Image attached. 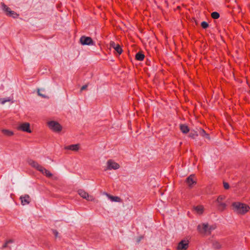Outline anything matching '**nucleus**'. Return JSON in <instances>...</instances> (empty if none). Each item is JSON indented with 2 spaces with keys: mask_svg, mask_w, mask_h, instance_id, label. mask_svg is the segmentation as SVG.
I'll return each instance as SVG.
<instances>
[{
  "mask_svg": "<svg viewBox=\"0 0 250 250\" xmlns=\"http://www.w3.org/2000/svg\"><path fill=\"white\" fill-rule=\"evenodd\" d=\"M232 207L234 212L240 214H245L250 209L249 206L240 202L233 203L232 204Z\"/></svg>",
  "mask_w": 250,
  "mask_h": 250,
  "instance_id": "1",
  "label": "nucleus"
},
{
  "mask_svg": "<svg viewBox=\"0 0 250 250\" xmlns=\"http://www.w3.org/2000/svg\"><path fill=\"white\" fill-rule=\"evenodd\" d=\"M48 125L49 128L53 131L59 132L62 129V126L57 122L52 121L48 122Z\"/></svg>",
  "mask_w": 250,
  "mask_h": 250,
  "instance_id": "2",
  "label": "nucleus"
},
{
  "mask_svg": "<svg viewBox=\"0 0 250 250\" xmlns=\"http://www.w3.org/2000/svg\"><path fill=\"white\" fill-rule=\"evenodd\" d=\"M19 130H21L24 132L31 133V130L30 128V124L28 123H23L20 124L17 127Z\"/></svg>",
  "mask_w": 250,
  "mask_h": 250,
  "instance_id": "3",
  "label": "nucleus"
},
{
  "mask_svg": "<svg viewBox=\"0 0 250 250\" xmlns=\"http://www.w3.org/2000/svg\"><path fill=\"white\" fill-rule=\"evenodd\" d=\"M107 169L111 170V169H117L119 168L120 165L117 163L115 162L112 160H109L107 162Z\"/></svg>",
  "mask_w": 250,
  "mask_h": 250,
  "instance_id": "4",
  "label": "nucleus"
},
{
  "mask_svg": "<svg viewBox=\"0 0 250 250\" xmlns=\"http://www.w3.org/2000/svg\"><path fill=\"white\" fill-rule=\"evenodd\" d=\"M81 43L83 45H93L94 42L90 37L82 36L80 39Z\"/></svg>",
  "mask_w": 250,
  "mask_h": 250,
  "instance_id": "5",
  "label": "nucleus"
},
{
  "mask_svg": "<svg viewBox=\"0 0 250 250\" xmlns=\"http://www.w3.org/2000/svg\"><path fill=\"white\" fill-rule=\"evenodd\" d=\"M198 230L201 233L205 234H208V224L203 223L198 226Z\"/></svg>",
  "mask_w": 250,
  "mask_h": 250,
  "instance_id": "6",
  "label": "nucleus"
},
{
  "mask_svg": "<svg viewBox=\"0 0 250 250\" xmlns=\"http://www.w3.org/2000/svg\"><path fill=\"white\" fill-rule=\"evenodd\" d=\"M78 194L83 198L86 199L89 201H92L93 198L91 196H89L88 194L83 188H80L78 190Z\"/></svg>",
  "mask_w": 250,
  "mask_h": 250,
  "instance_id": "7",
  "label": "nucleus"
},
{
  "mask_svg": "<svg viewBox=\"0 0 250 250\" xmlns=\"http://www.w3.org/2000/svg\"><path fill=\"white\" fill-rule=\"evenodd\" d=\"M188 247V242L187 240H183L179 242L177 246L178 250H187Z\"/></svg>",
  "mask_w": 250,
  "mask_h": 250,
  "instance_id": "8",
  "label": "nucleus"
},
{
  "mask_svg": "<svg viewBox=\"0 0 250 250\" xmlns=\"http://www.w3.org/2000/svg\"><path fill=\"white\" fill-rule=\"evenodd\" d=\"M186 182L189 186H194L196 184V178L193 175H191L188 177L187 178Z\"/></svg>",
  "mask_w": 250,
  "mask_h": 250,
  "instance_id": "9",
  "label": "nucleus"
},
{
  "mask_svg": "<svg viewBox=\"0 0 250 250\" xmlns=\"http://www.w3.org/2000/svg\"><path fill=\"white\" fill-rule=\"evenodd\" d=\"M28 163L32 167L36 168L37 170L39 171V169L42 167V166L39 164L37 162L33 160L30 159L28 161Z\"/></svg>",
  "mask_w": 250,
  "mask_h": 250,
  "instance_id": "10",
  "label": "nucleus"
},
{
  "mask_svg": "<svg viewBox=\"0 0 250 250\" xmlns=\"http://www.w3.org/2000/svg\"><path fill=\"white\" fill-rule=\"evenodd\" d=\"M39 171L48 178H51L52 176V174L42 166L39 169Z\"/></svg>",
  "mask_w": 250,
  "mask_h": 250,
  "instance_id": "11",
  "label": "nucleus"
},
{
  "mask_svg": "<svg viewBox=\"0 0 250 250\" xmlns=\"http://www.w3.org/2000/svg\"><path fill=\"white\" fill-rule=\"evenodd\" d=\"M21 204L23 206L28 205L30 201V197L28 195H25L20 197Z\"/></svg>",
  "mask_w": 250,
  "mask_h": 250,
  "instance_id": "12",
  "label": "nucleus"
},
{
  "mask_svg": "<svg viewBox=\"0 0 250 250\" xmlns=\"http://www.w3.org/2000/svg\"><path fill=\"white\" fill-rule=\"evenodd\" d=\"M104 194H105L111 202H120L121 201L120 198L118 196H111L105 192L104 193Z\"/></svg>",
  "mask_w": 250,
  "mask_h": 250,
  "instance_id": "13",
  "label": "nucleus"
},
{
  "mask_svg": "<svg viewBox=\"0 0 250 250\" xmlns=\"http://www.w3.org/2000/svg\"><path fill=\"white\" fill-rule=\"evenodd\" d=\"M64 149L76 151L79 149V145L78 144H75L67 146L64 147Z\"/></svg>",
  "mask_w": 250,
  "mask_h": 250,
  "instance_id": "14",
  "label": "nucleus"
},
{
  "mask_svg": "<svg viewBox=\"0 0 250 250\" xmlns=\"http://www.w3.org/2000/svg\"><path fill=\"white\" fill-rule=\"evenodd\" d=\"M212 247L214 249H219L222 247V246L223 245V243L218 241L215 240L212 242Z\"/></svg>",
  "mask_w": 250,
  "mask_h": 250,
  "instance_id": "15",
  "label": "nucleus"
},
{
  "mask_svg": "<svg viewBox=\"0 0 250 250\" xmlns=\"http://www.w3.org/2000/svg\"><path fill=\"white\" fill-rule=\"evenodd\" d=\"M180 129L182 132H183L184 134H187L189 131V127L186 125H180Z\"/></svg>",
  "mask_w": 250,
  "mask_h": 250,
  "instance_id": "16",
  "label": "nucleus"
},
{
  "mask_svg": "<svg viewBox=\"0 0 250 250\" xmlns=\"http://www.w3.org/2000/svg\"><path fill=\"white\" fill-rule=\"evenodd\" d=\"M1 7L2 10L5 12V14L7 16L10 14V12L12 10L10 9L9 7H8L7 5H6L4 3H1Z\"/></svg>",
  "mask_w": 250,
  "mask_h": 250,
  "instance_id": "17",
  "label": "nucleus"
},
{
  "mask_svg": "<svg viewBox=\"0 0 250 250\" xmlns=\"http://www.w3.org/2000/svg\"><path fill=\"white\" fill-rule=\"evenodd\" d=\"M196 212L199 214H202L203 212L204 208L202 206H198L194 208Z\"/></svg>",
  "mask_w": 250,
  "mask_h": 250,
  "instance_id": "18",
  "label": "nucleus"
},
{
  "mask_svg": "<svg viewBox=\"0 0 250 250\" xmlns=\"http://www.w3.org/2000/svg\"><path fill=\"white\" fill-rule=\"evenodd\" d=\"M145 55L140 53L138 52L136 54L135 58L137 60L142 61L144 59Z\"/></svg>",
  "mask_w": 250,
  "mask_h": 250,
  "instance_id": "19",
  "label": "nucleus"
},
{
  "mask_svg": "<svg viewBox=\"0 0 250 250\" xmlns=\"http://www.w3.org/2000/svg\"><path fill=\"white\" fill-rule=\"evenodd\" d=\"M2 132L4 135L7 136H11L13 135L14 133L13 131L8 129H2Z\"/></svg>",
  "mask_w": 250,
  "mask_h": 250,
  "instance_id": "20",
  "label": "nucleus"
},
{
  "mask_svg": "<svg viewBox=\"0 0 250 250\" xmlns=\"http://www.w3.org/2000/svg\"><path fill=\"white\" fill-rule=\"evenodd\" d=\"M218 209L221 211L223 210L226 207V204L224 203H223L221 202L218 203Z\"/></svg>",
  "mask_w": 250,
  "mask_h": 250,
  "instance_id": "21",
  "label": "nucleus"
},
{
  "mask_svg": "<svg viewBox=\"0 0 250 250\" xmlns=\"http://www.w3.org/2000/svg\"><path fill=\"white\" fill-rule=\"evenodd\" d=\"M7 16L9 17H12L14 19H16L19 16V15L15 11H12L11 12H10V14H9V15H8Z\"/></svg>",
  "mask_w": 250,
  "mask_h": 250,
  "instance_id": "22",
  "label": "nucleus"
},
{
  "mask_svg": "<svg viewBox=\"0 0 250 250\" xmlns=\"http://www.w3.org/2000/svg\"><path fill=\"white\" fill-rule=\"evenodd\" d=\"M114 49L116 51V52L119 54H121L122 53V52H123V50H122L121 47L118 44L117 45V46H116V47L114 48Z\"/></svg>",
  "mask_w": 250,
  "mask_h": 250,
  "instance_id": "23",
  "label": "nucleus"
},
{
  "mask_svg": "<svg viewBox=\"0 0 250 250\" xmlns=\"http://www.w3.org/2000/svg\"><path fill=\"white\" fill-rule=\"evenodd\" d=\"M211 16L212 18H213L214 19H217L219 18L220 15L217 12H213L211 13Z\"/></svg>",
  "mask_w": 250,
  "mask_h": 250,
  "instance_id": "24",
  "label": "nucleus"
},
{
  "mask_svg": "<svg viewBox=\"0 0 250 250\" xmlns=\"http://www.w3.org/2000/svg\"><path fill=\"white\" fill-rule=\"evenodd\" d=\"M216 229L215 225H208V234H209L211 231L213 230H214Z\"/></svg>",
  "mask_w": 250,
  "mask_h": 250,
  "instance_id": "25",
  "label": "nucleus"
},
{
  "mask_svg": "<svg viewBox=\"0 0 250 250\" xmlns=\"http://www.w3.org/2000/svg\"><path fill=\"white\" fill-rule=\"evenodd\" d=\"M201 25L203 29H206L208 27V24L206 21L201 22Z\"/></svg>",
  "mask_w": 250,
  "mask_h": 250,
  "instance_id": "26",
  "label": "nucleus"
},
{
  "mask_svg": "<svg viewBox=\"0 0 250 250\" xmlns=\"http://www.w3.org/2000/svg\"><path fill=\"white\" fill-rule=\"evenodd\" d=\"M225 198V196L224 195H220L218 197L216 201L217 203L221 202V201L224 200Z\"/></svg>",
  "mask_w": 250,
  "mask_h": 250,
  "instance_id": "27",
  "label": "nucleus"
},
{
  "mask_svg": "<svg viewBox=\"0 0 250 250\" xmlns=\"http://www.w3.org/2000/svg\"><path fill=\"white\" fill-rule=\"evenodd\" d=\"M197 136H198V134L196 132H195L194 133L190 132V133L189 134V137L192 138H193V139L195 138V137H196Z\"/></svg>",
  "mask_w": 250,
  "mask_h": 250,
  "instance_id": "28",
  "label": "nucleus"
},
{
  "mask_svg": "<svg viewBox=\"0 0 250 250\" xmlns=\"http://www.w3.org/2000/svg\"><path fill=\"white\" fill-rule=\"evenodd\" d=\"M118 44L115 43L114 42H110V45L111 47L113 48L114 49L115 48L116 46H117Z\"/></svg>",
  "mask_w": 250,
  "mask_h": 250,
  "instance_id": "29",
  "label": "nucleus"
},
{
  "mask_svg": "<svg viewBox=\"0 0 250 250\" xmlns=\"http://www.w3.org/2000/svg\"><path fill=\"white\" fill-rule=\"evenodd\" d=\"M200 133L203 136H204L205 135V134H207L205 131L203 129H200Z\"/></svg>",
  "mask_w": 250,
  "mask_h": 250,
  "instance_id": "30",
  "label": "nucleus"
},
{
  "mask_svg": "<svg viewBox=\"0 0 250 250\" xmlns=\"http://www.w3.org/2000/svg\"><path fill=\"white\" fill-rule=\"evenodd\" d=\"M87 86H88L87 84H85V85H83L81 88V91H82L83 90L86 89V88H87Z\"/></svg>",
  "mask_w": 250,
  "mask_h": 250,
  "instance_id": "31",
  "label": "nucleus"
},
{
  "mask_svg": "<svg viewBox=\"0 0 250 250\" xmlns=\"http://www.w3.org/2000/svg\"><path fill=\"white\" fill-rule=\"evenodd\" d=\"M223 184H224V188H229V185L228 183L224 182Z\"/></svg>",
  "mask_w": 250,
  "mask_h": 250,
  "instance_id": "32",
  "label": "nucleus"
},
{
  "mask_svg": "<svg viewBox=\"0 0 250 250\" xmlns=\"http://www.w3.org/2000/svg\"><path fill=\"white\" fill-rule=\"evenodd\" d=\"M53 234L55 235V237H57L58 235V232H57V231L56 230H54L53 231Z\"/></svg>",
  "mask_w": 250,
  "mask_h": 250,
  "instance_id": "33",
  "label": "nucleus"
},
{
  "mask_svg": "<svg viewBox=\"0 0 250 250\" xmlns=\"http://www.w3.org/2000/svg\"><path fill=\"white\" fill-rule=\"evenodd\" d=\"M38 94L39 96H42V97H43V98L45 97V95H44L42 94V93H40L39 89L38 90Z\"/></svg>",
  "mask_w": 250,
  "mask_h": 250,
  "instance_id": "34",
  "label": "nucleus"
},
{
  "mask_svg": "<svg viewBox=\"0 0 250 250\" xmlns=\"http://www.w3.org/2000/svg\"><path fill=\"white\" fill-rule=\"evenodd\" d=\"M14 241L13 239H10L8 241H7L6 242L8 244L9 243H14Z\"/></svg>",
  "mask_w": 250,
  "mask_h": 250,
  "instance_id": "35",
  "label": "nucleus"
},
{
  "mask_svg": "<svg viewBox=\"0 0 250 250\" xmlns=\"http://www.w3.org/2000/svg\"><path fill=\"white\" fill-rule=\"evenodd\" d=\"M204 137H205L207 139H208V140H210V138H209V135L208 134H205V135L204 136Z\"/></svg>",
  "mask_w": 250,
  "mask_h": 250,
  "instance_id": "36",
  "label": "nucleus"
},
{
  "mask_svg": "<svg viewBox=\"0 0 250 250\" xmlns=\"http://www.w3.org/2000/svg\"><path fill=\"white\" fill-rule=\"evenodd\" d=\"M8 244H7V243L5 242V243L3 245V246L2 247L3 248H5L8 247Z\"/></svg>",
  "mask_w": 250,
  "mask_h": 250,
  "instance_id": "37",
  "label": "nucleus"
},
{
  "mask_svg": "<svg viewBox=\"0 0 250 250\" xmlns=\"http://www.w3.org/2000/svg\"><path fill=\"white\" fill-rule=\"evenodd\" d=\"M8 101H9V100H4L3 101H2V102H1V103H2V104H4L5 102H8Z\"/></svg>",
  "mask_w": 250,
  "mask_h": 250,
  "instance_id": "38",
  "label": "nucleus"
}]
</instances>
